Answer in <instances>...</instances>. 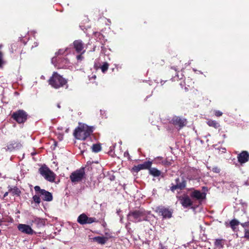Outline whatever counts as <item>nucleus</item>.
Instances as JSON below:
<instances>
[{
	"instance_id": "nucleus-1",
	"label": "nucleus",
	"mask_w": 249,
	"mask_h": 249,
	"mask_svg": "<svg viewBox=\"0 0 249 249\" xmlns=\"http://www.w3.org/2000/svg\"><path fill=\"white\" fill-rule=\"evenodd\" d=\"M93 127H90L85 124H79V126L75 129L74 135L79 140H85L92 133Z\"/></svg>"
},
{
	"instance_id": "nucleus-2",
	"label": "nucleus",
	"mask_w": 249,
	"mask_h": 249,
	"mask_svg": "<svg viewBox=\"0 0 249 249\" xmlns=\"http://www.w3.org/2000/svg\"><path fill=\"white\" fill-rule=\"evenodd\" d=\"M48 83L52 87L57 89L66 85L67 80L57 72H54L49 79Z\"/></svg>"
},
{
	"instance_id": "nucleus-3",
	"label": "nucleus",
	"mask_w": 249,
	"mask_h": 249,
	"mask_svg": "<svg viewBox=\"0 0 249 249\" xmlns=\"http://www.w3.org/2000/svg\"><path fill=\"white\" fill-rule=\"evenodd\" d=\"M128 219L133 222L146 220V213L142 210L130 212L127 215Z\"/></svg>"
},
{
	"instance_id": "nucleus-4",
	"label": "nucleus",
	"mask_w": 249,
	"mask_h": 249,
	"mask_svg": "<svg viewBox=\"0 0 249 249\" xmlns=\"http://www.w3.org/2000/svg\"><path fill=\"white\" fill-rule=\"evenodd\" d=\"M85 177V168H81L71 173L70 178L71 181L75 184L81 181Z\"/></svg>"
},
{
	"instance_id": "nucleus-5",
	"label": "nucleus",
	"mask_w": 249,
	"mask_h": 249,
	"mask_svg": "<svg viewBox=\"0 0 249 249\" xmlns=\"http://www.w3.org/2000/svg\"><path fill=\"white\" fill-rule=\"evenodd\" d=\"M40 174L48 181H54L55 178V174L46 166H43L39 169Z\"/></svg>"
},
{
	"instance_id": "nucleus-6",
	"label": "nucleus",
	"mask_w": 249,
	"mask_h": 249,
	"mask_svg": "<svg viewBox=\"0 0 249 249\" xmlns=\"http://www.w3.org/2000/svg\"><path fill=\"white\" fill-rule=\"evenodd\" d=\"M35 191L39 194L43 200L46 201H51L53 200L52 194L44 189H41L38 186H36L34 188Z\"/></svg>"
},
{
	"instance_id": "nucleus-7",
	"label": "nucleus",
	"mask_w": 249,
	"mask_h": 249,
	"mask_svg": "<svg viewBox=\"0 0 249 249\" xmlns=\"http://www.w3.org/2000/svg\"><path fill=\"white\" fill-rule=\"evenodd\" d=\"M171 123L179 128H182L187 124V120L182 117L175 116L171 120Z\"/></svg>"
},
{
	"instance_id": "nucleus-8",
	"label": "nucleus",
	"mask_w": 249,
	"mask_h": 249,
	"mask_svg": "<svg viewBox=\"0 0 249 249\" xmlns=\"http://www.w3.org/2000/svg\"><path fill=\"white\" fill-rule=\"evenodd\" d=\"M97 221L95 218L89 217L85 213H82L80 214L77 218V222L81 225L91 224L93 222H96Z\"/></svg>"
},
{
	"instance_id": "nucleus-9",
	"label": "nucleus",
	"mask_w": 249,
	"mask_h": 249,
	"mask_svg": "<svg viewBox=\"0 0 249 249\" xmlns=\"http://www.w3.org/2000/svg\"><path fill=\"white\" fill-rule=\"evenodd\" d=\"M190 196L193 200H197L199 202H201L206 197L205 193L195 189H192Z\"/></svg>"
},
{
	"instance_id": "nucleus-10",
	"label": "nucleus",
	"mask_w": 249,
	"mask_h": 249,
	"mask_svg": "<svg viewBox=\"0 0 249 249\" xmlns=\"http://www.w3.org/2000/svg\"><path fill=\"white\" fill-rule=\"evenodd\" d=\"M175 181L176 184L171 187V190L172 192H174L177 189L182 190L186 187V181L183 178L180 179L178 178L176 179Z\"/></svg>"
},
{
	"instance_id": "nucleus-11",
	"label": "nucleus",
	"mask_w": 249,
	"mask_h": 249,
	"mask_svg": "<svg viewBox=\"0 0 249 249\" xmlns=\"http://www.w3.org/2000/svg\"><path fill=\"white\" fill-rule=\"evenodd\" d=\"M73 48L77 53H85L84 43L81 40H76L73 42Z\"/></svg>"
},
{
	"instance_id": "nucleus-12",
	"label": "nucleus",
	"mask_w": 249,
	"mask_h": 249,
	"mask_svg": "<svg viewBox=\"0 0 249 249\" xmlns=\"http://www.w3.org/2000/svg\"><path fill=\"white\" fill-rule=\"evenodd\" d=\"M180 203L184 208H187L191 206L193 204V201L187 195H184L179 197Z\"/></svg>"
},
{
	"instance_id": "nucleus-13",
	"label": "nucleus",
	"mask_w": 249,
	"mask_h": 249,
	"mask_svg": "<svg viewBox=\"0 0 249 249\" xmlns=\"http://www.w3.org/2000/svg\"><path fill=\"white\" fill-rule=\"evenodd\" d=\"M172 61L173 66L171 67V70H174L175 74H176L179 72L178 70L182 67L183 64L181 63V61L176 57L173 58Z\"/></svg>"
},
{
	"instance_id": "nucleus-14",
	"label": "nucleus",
	"mask_w": 249,
	"mask_h": 249,
	"mask_svg": "<svg viewBox=\"0 0 249 249\" xmlns=\"http://www.w3.org/2000/svg\"><path fill=\"white\" fill-rule=\"evenodd\" d=\"M27 114L23 110H19L17 112V122L20 124L25 122L27 119Z\"/></svg>"
},
{
	"instance_id": "nucleus-15",
	"label": "nucleus",
	"mask_w": 249,
	"mask_h": 249,
	"mask_svg": "<svg viewBox=\"0 0 249 249\" xmlns=\"http://www.w3.org/2000/svg\"><path fill=\"white\" fill-rule=\"evenodd\" d=\"M152 165V162L151 161H146L143 163L142 164H138L137 165L134 166L133 168L134 171L136 172H138L141 170L149 169Z\"/></svg>"
},
{
	"instance_id": "nucleus-16",
	"label": "nucleus",
	"mask_w": 249,
	"mask_h": 249,
	"mask_svg": "<svg viewBox=\"0 0 249 249\" xmlns=\"http://www.w3.org/2000/svg\"><path fill=\"white\" fill-rule=\"evenodd\" d=\"M18 228L19 231L26 234H32L34 232L31 227L27 225L19 224Z\"/></svg>"
},
{
	"instance_id": "nucleus-17",
	"label": "nucleus",
	"mask_w": 249,
	"mask_h": 249,
	"mask_svg": "<svg viewBox=\"0 0 249 249\" xmlns=\"http://www.w3.org/2000/svg\"><path fill=\"white\" fill-rule=\"evenodd\" d=\"M237 158L240 163H244L249 160V154L247 151H244L238 155Z\"/></svg>"
},
{
	"instance_id": "nucleus-18",
	"label": "nucleus",
	"mask_w": 249,
	"mask_h": 249,
	"mask_svg": "<svg viewBox=\"0 0 249 249\" xmlns=\"http://www.w3.org/2000/svg\"><path fill=\"white\" fill-rule=\"evenodd\" d=\"M164 218H170L172 217V212L165 208H159L157 211Z\"/></svg>"
},
{
	"instance_id": "nucleus-19",
	"label": "nucleus",
	"mask_w": 249,
	"mask_h": 249,
	"mask_svg": "<svg viewBox=\"0 0 249 249\" xmlns=\"http://www.w3.org/2000/svg\"><path fill=\"white\" fill-rule=\"evenodd\" d=\"M107 240V237L102 236H96L93 238V240L95 242H97L99 244L103 245L106 243Z\"/></svg>"
},
{
	"instance_id": "nucleus-20",
	"label": "nucleus",
	"mask_w": 249,
	"mask_h": 249,
	"mask_svg": "<svg viewBox=\"0 0 249 249\" xmlns=\"http://www.w3.org/2000/svg\"><path fill=\"white\" fill-rule=\"evenodd\" d=\"M207 124L209 126L213 127L215 129L220 127L219 124L215 121L208 120L207 121Z\"/></svg>"
},
{
	"instance_id": "nucleus-21",
	"label": "nucleus",
	"mask_w": 249,
	"mask_h": 249,
	"mask_svg": "<svg viewBox=\"0 0 249 249\" xmlns=\"http://www.w3.org/2000/svg\"><path fill=\"white\" fill-rule=\"evenodd\" d=\"M149 173L154 177H159L161 174L160 171L155 168H150Z\"/></svg>"
},
{
	"instance_id": "nucleus-22",
	"label": "nucleus",
	"mask_w": 249,
	"mask_h": 249,
	"mask_svg": "<svg viewBox=\"0 0 249 249\" xmlns=\"http://www.w3.org/2000/svg\"><path fill=\"white\" fill-rule=\"evenodd\" d=\"M92 151L95 153H97L101 151V146L99 144H94L92 146Z\"/></svg>"
},
{
	"instance_id": "nucleus-23",
	"label": "nucleus",
	"mask_w": 249,
	"mask_h": 249,
	"mask_svg": "<svg viewBox=\"0 0 249 249\" xmlns=\"http://www.w3.org/2000/svg\"><path fill=\"white\" fill-rule=\"evenodd\" d=\"M109 64L107 62L104 63L103 65L101 66V69L103 73H105L108 69Z\"/></svg>"
},
{
	"instance_id": "nucleus-24",
	"label": "nucleus",
	"mask_w": 249,
	"mask_h": 249,
	"mask_svg": "<svg viewBox=\"0 0 249 249\" xmlns=\"http://www.w3.org/2000/svg\"><path fill=\"white\" fill-rule=\"evenodd\" d=\"M239 224V222L238 221H237V220L236 219H233V220H232L231 222H230V225H231V228L232 229H234L235 228V227L236 226H237Z\"/></svg>"
},
{
	"instance_id": "nucleus-25",
	"label": "nucleus",
	"mask_w": 249,
	"mask_h": 249,
	"mask_svg": "<svg viewBox=\"0 0 249 249\" xmlns=\"http://www.w3.org/2000/svg\"><path fill=\"white\" fill-rule=\"evenodd\" d=\"M33 199L35 202L39 204L40 203V198L38 195H35L33 197Z\"/></svg>"
},
{
	"instance_id": "nucleus-26",
	"label": "nucleus",
	"mask_w": 249,
	"mask_h": 249,
	"mask_svg": "<svg viewBox=\"0 0 249 249\" xmlns=\"http://www.w3.org/2000/svg\"><path fill=\"white\" fill-rule=\"evenodd\" d=\"M184 83L185 85H187V86L190 87V83L191 84L192 83H193L192 82V80L188 77L187 78H185L184 80Z\"/></svg>"
},
{
	"instance_id": "nucleus-27",
	"label": "nucleus",
	"mask_w": 249,
	"mask_h": 249,
	"mask_svg": "<svg viewBox=\"0 0 249 249\" xmlns=\"http://www.w3.org/2000/svg\"><path fill=\"white\" fill-rule=\"evenodd\" d=\"M79 54L76 56V59L78 61H82L84 59L83 54L84 53H79Z\"/></svg>"
},
{
	"instance_id": "nucleus-28",
	"label": "nucleus",
	"mask_w": 249,
	"mask_h": 249,
	"mask_svg": "<svg viewBox=\"0 0 249 249\" xmlns=\"http://www.w3.org/2000/svg\"><path fill=\"white\" fill-rule=\"evenodd\" d=\"M215 245L217 247L222 246V240L216 239L214 242Z\"/></svg>"
},
{
	"instance_id": "nucleus-29",
	"label": "nucleus",
	"mask_w": 249,
	"mask_h": 249,
	"mask_svg": "<svg viewBox=\"0 0 249 249\" xmlns=\"http://www.w3.org/2000/svg\"><path fill=\"white\" fill-rule=\"evenodd\" d=\"M3 64V54L0 51V68L2 67Z\"/></svg>"
},
{
	"instance_id": "nucleus-30",
	"label": "nucleus",
	"mask_w": 249,
	"mask_h": 249,
	"mask_svg": "<svg viewBox=\"0 0 249 249\" xmlns=\"http://www.w3.org/2000/svg\"><path fill=\"white\" fill-rule=\"evenodd\" d=\"M244 238L249 240V231L247 229L245 230Z\"/></svg>"
},
{
	"instance_id": "nucleus-31",
	"label": "nucleus",
	"mask_w": 249,
	"mask_h": 249,
	"mask_svg": "<svg viewBox=\"0 0 249 249\" xmlns=\"http://www.w3.org/2000/svg\"><path fill=\"white\" fill-rule=\"evenodd\" d=\"M14 148V143L9 144L7 145V149L10 151L13 150Z\"/></svg>"
},
{
	"instance_id": "nucleus-32",
	"label": "nucleus",
	"mask_w": 249,
	"mask_h": 249,
	"mask_svg": "<svg viewBox=\"0 0 249 249\" xmlns=\"http://www.w3.org/2000/svg\"><path fill=\"white\" fill-rule=\"evenodd\" d=\"M212 171L216 173H219L220 171V169L218 167H214L212 169Z\"/></svg>"
},
{
	"instance_id": "nucleus-33",
	"label": "nucleus",
	"mask_w": 249,
	"mask_h": 249,
	"mask_svg": "<svg viewBox=\"0 0 249 249\" xmlns=\"http://www.w3.org/2000/svg\"><path fill=\"white\" fill-rule=\"evenodd\" d=\"M214 114L216 116L220 117L222 115L223 113L220 110H217L215 112Z\"/></svg>"
},
{
	"instance_id": "nucleus-34",
	"label": "nucleus",
	"mask_w": 249,
	"mask_h": 249,
	"mask_svg": "<svg viewBox=\"0 0 249 249\" xmlns=\"http://www.w3.org/2000/svg\"><path fill=\"white\" fill-rule=\"evenodd\" d=\"M241 225L243 228L249 227V221L247 222H245V223H241Z\"/></svg>"
},
{
	"instance_id": "nucleus-35",
	"label": "nucleus",
	"mask_w": 249,
	"mask_h": 249,
	"mask_svg": "<svg viewBox=\"0 0 249 249\" xmlns=\"http://www.w3.org/2000/svg\"><path fill=\"white\" fill-rule=\"evenodd\" d=\"M65 53V51L63 50H59L56 53H55V54L56 55H59V54H62Z\"/></svg>"
},
{
	"instance_id": "nucleus-36",
	"label": "nucleus",
	"mask_w": 249,
	"mask_h": 249,
	"mask_svg": "<svg viewBox=\"0 0 249 249\" xmlns=\"http://www.w3.org/2000/svg\"><path fill=\"white\" fill-rule=\"evenodd\" d=\"M178 72H177L176 74V75L175 76H174L173 78H171V79H173V78L174 79V80L175 81V80H178V79H182V78H179V76H178Z\"/></svg>"
},
{
	"instance_id": "nucleus-37",
	"label": "nucleus",
	"mask_w": 249,
	"mask_h": 249,
	"mask_svg": "<svg viewBox=\"0 0 249 249\" xmlns=\"http://www.w3.org/2000/svg\"><path fill=\"white\" fill-rule=\"evenodd\" d=\"M35 221L38 223H41V224L43 223V220L40 218H35Z\"/></svg>"
},
{
	"instance_id": "nucleus-38",
	"label": "nucleus",
	"mask_w": 249,
	"mask_h": 249,
	"mask_svg": "<svg viewBox=\"0 0 249 249\" xmlns=\"http://www.w3.org/2000/svg\"><path fill=\"white\" fill-rule=\"evenodd\" d=\"M12 118L14 120H16V112H14L12 114Z\"/></svg>"
},
{
	"instance_id": "nucleus-39",
	"label": "nucleus",
	"mask_w": 249,
	"mask_h": 249,
	"mask_svg": "<svg viewBox=\"0 0 249 249\" xmlns=\"http://www.w3.org/2000/svg\"><path fill=\"white\" fill-rule=\"evenodd\" d=\"M57 107L58 108H60V107H61L60 104V103H57Z\"/></svg>"
},
{
	"instance_id": "nucleus-40",
	"label": "nucleus",
	"mask_w": 249,
	"mask_h": 249,
	"mask_svg": "<svg viewBox=\"0 0 249 249\" xmlns=\"http://www.w3.org/2000/svg\"><path fill=\"white\" fill-rule=\"evenodd\" d=\"M17 80H21V76H20L19 78H17Z\"/></svg>"
},
{
	"instance_id": "nucleus-41",
	"label": "nucleus",
	"mask_w": 249,
	"mask_h": 249,
	"mask_svg": "<svg viewBox=\"0 0 249 249\" xmlns=\"http://www.w3.org/2000/svg\"><path fill=\"white\" fill-rule=\"evenodd\" d=\"M8 195V193L7 192H6L4 195V197H5L6 196H7Z\"/></svg>"
},
{
	"instance_id": "nucleus-42",
	"label": "nucleus",
	"mask_w": 249,
	"mask_h": 249,
	"mask_svg": "<svg viewBox=\"0 0 249 249\" xmlns=\"http://www.w3.org/2000/svg\"><path fill=\"white\" fill-rule=\"evenodd\" d=\"M11 49H12V53H14V49H13V48L12 47V48H11Z\"/></svg>"
},
{
	"instance_id": "nucleus-43",
	"label": "nucleus",
	"mask_w": 249,
	"mask_h": 249,
	"mask_svg": "<svg viewBox=\"0 0 249 249\" xmlns=\"http://www.w3.org/2000/svg\"><path fill=\"white\" fill-rule=\"evenodd\" d=\"M23 43H24V45H25V44H26V42H25V40H23Z\"/></svg>"
},
{
	"instance_id": "nucleus-44",
	"label": "nucleus",
	"mask_w": 249,
	"mask_h": 249,
	"mask_svg": "<svg viewBox=\"0 0 249 249\" xmlns=\"http://www.w3.org/2000/svg\"><path fill=\"white\" fill-rule=\"evenodd\" d=\"M2 47V45L1 44H0V49Z\"/></svg>"
},
{
	"instance_id": "nucleus-45",
	"label": "nucleus",
	"mask_w": 249,
	"mask_h": 249,
	"mask_svg": "<svg viewBox=\"0 0 249 249\" xmlns=\"http://www.w3.org/2000/svg\"><path fill=\"white\" fill-rule=\"evenodd\" d=\"M16 192H17V195H18V190H17V189Z\"/></svg>"
},
{
	"instance_id": "nucleus-46",
	"label": "nucleus",
	"mask_w": 249,
	"mask_h": 249,
	"mask_svg": "<svg viewBox=\"0 0 249 249\" xmlns=\"http://www.w3.org/2000/svg\"><path fill=\"white\" fill-rule=\"evenodd\" d=\"M93 78H96V76H95V75H94V76H93Z\"/></svg>"
}]
</instances>
